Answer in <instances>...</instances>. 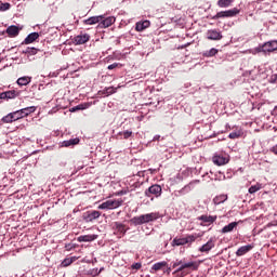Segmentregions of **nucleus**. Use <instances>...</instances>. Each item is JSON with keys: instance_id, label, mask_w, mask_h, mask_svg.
Masks as SVG:
<instances>
[{"instance_id": "1", "label": "nucleus", "mask_w": 277, "mask_h": 277, "mask_svg": "<svg viewBox=\"0 0 277 277\" xmlns=\"http://www.w3.org/2000/svg\"><path fill=\"white\" fill-rule=\"evenodd\" d=\"M161 215L159 212H151L147 214H142L138 216H134L130 220L131 224H134V226H142V224H148L150 222H157Z\"/></svg>"}, {"instance_id": "2", "label": "nucleus", "mask_w": 277, "mask_h": 277, "mask_svg": "<svg viewBox=\"0 0 277 277\" xmlns=\"http://www.w3.org/2000/svg\"><path fill=\"white\" fill-rule=\"evenodd\" d=\"M198 237H200V235L193 234L186 236L185 238H174L172 240V246H186V243H194Z\"/></svg>"}, {"instance_id": "3", "label": "nucleus", "mask_w": 277, "mask_h": 277, "mask_svg": "<svg viewBox=\"0 0 277 277\" xmlns=\"http://www.w3.org/2000/svg\"><path fill=\"white\" fill-rule=\"evenodd\" d=\"M277 51V40L267 41L256 49L258 53H274Z\"/></svg>"}, {"instance_id": "4", "label": "nucleus", "mask_w": 277, "mask_h": 277, "mask_svg": "<svg viewBox=\"0 0 277 277\" xmlns=\"http://www.w3.org/2000/svg\"><path fill=\"white\" fill-rule=\"evenodd\" d=\"M122 199H114V200H107L104 201L102 205L97 207V209L101 210H111V209H118V207H122Z\"/></svg>"}, {"instance_id": "5", "label": "nucleus", "mask_w": 277, "mask_h": 277, "mask_svg": "<svg viewBox=\"0 0 277 277\" xmlns=\"http://www.w3.org/2000/svg\"><path fill=\"white\" fill-rule=\"evenodd\" d=\"M239 14V9L234 8L227 11L217 12L212 18L213 21H217L219 18H233V16H237Z\"/></svg>"}, {"instance_id": "6", "label": "nucleus", "mask_w": 277, "mask_h": 277, "mask_svg": "<svg viewBox=\"0 0 277 277\" xmlns=\"http://www.w3.org/2000/svg\"><path fill=\"white\" fill-rule=\"evenodd\" d=\"M161 187L157 184L151 185L147 190H145V196L147 198H150V196H156V198H159V196H161Z\"/></svg>"}, {"instance_id": "7", "label": "nucleus", "mask_w": 277, "mask_h": 277, "mask_svg": "<svg viewBox=\"0 0 277 277\" xmlns=\"http://www.w3.org/2000/svg\"><path fill=\"white\" fill-rule=\"evenodd\" d=\"M212 161L215 166H226L230 159L227 156H222L220 154H215L212 157Z\"/></svg>"}, {"instance_id": "8", "label": "nucleus", "mask_w": 277, "mask_h": 277, "mask_svg": "<svg viewBox=\"0 0 277 277\" xmlns=\"http://www.w3.org/2000/svg\"><path fill=\"white\" fill-rule=\"evenodd\" d=\"M213 248H215V239L210 238L207 243L199 248V252H205L206 254H209V252H211Z\"/></svg>"}, {"instance_id": "9", "label": "nucleus", "mask_w": 277, "mask_h": 277, "mask_svg": "<svg viewBox=\"0 0 277 277\" xmlns=\"http://www.w3.org/2000/svg\"><path fill=\"white\" fill-rule=\"evenodd\" d=\"M101 217V212L96 210H92L85 213L84 220L87 222H94V220H98Z\"/></svg>"}, {"instance_id": "10", "label": "nucleus", "mask_w": 277, "mask_h": 277, "mask_svg": "<svg viewBox=\"0 0 277 277\" xmlns=\"http://www.w3.org/2000/svg\"><path fill=\"white\" fill-rule=\"evenodd\" d=\"M251 250H254V243L242 246L236 251V256H243L245 254H248V252H250Z\"/></svg>"}, {"instance_id": "11", "label": "nucleus", "mask_w": 277, "mask_h": 277, "mask_svg": "<svg viewBox=\"0 0 277 277\" xmlns=\"http://www.w3.org/2000/svg\"><path fill=\"white\" fill-rule=\"evenodd\" d=\"M85 42H90V36L88 34H80L74 38L75 44H85Z\"/></svg>"}, {"instance_id": "12", "label": "nucleus", "mask_w": 277, "mask_h": 277, "mask_svg": "<svg viewBox=\"0 0 277 277\" xmlns=\"http://www.w3.org/2000/svg\"><path fill=\"white\" fill-rule=\"evenodd\" d=\"M21 29H23V28L12 25L6 28V34H8L9 38H16V36H18V34H21Z\"/></svg>"}, {"instance_id": "13", "label": "nucleus", "mask_w": 277, "mask_h": 277, "mask_svg": "<svg viewBox=\"0 0 277 277\" xmlns=\"http://www.w3.org/2000/svg\"><path fill=\"white\" fill-rule=\"evenodd\" d=\"M207 38L208 40H222L223 36L222 32L215 29H210L207 31Z\"/></svg>"}, {"instance_id": "14", "label": "nucleus", "mask_w": 277, "mask_h": 277, "mask_svg": "<svg viewBox=\"0 0 277 277\" xmlns=\"http://www.w3.org/2000/svg\"><path fill=\"white\" fill-rule=\"evenodd\" d=\"M115 23H116V17L109 16V17L103 18L100 22V27L105 29L107 27H111Z\"/></svg>"}, {"instance_id": "15", "label": "nucleus", "mask_w": 277, "mask_h": 277, "mask_svg": "<svg viewBox=\"0 0 277 277\" xmlns=\"http://www.w3.org/2000/svg\"><path fill=\"white\" fill-rule=\"evenodd\" d=\"M17 95L18 94L16 93L15 90L5 91V92L0 93V98L2 101H10V98H16Z\"/></svg>"}, {"instance_id": "16", "label": "nucleus", "mask_w": 277, "mask_h": 277, "mask_svg": "<svg viewBox=\"0 0 277 277\" xmlns=\"http://www.w3.org/2000/svg\"><path fill=\"white\" fill-rule=\"evenodd\" d=\"M200 263H202V261L187 262V263H184V267L186 269H192L193 272H198V268L200 267Z\"/></svg>"}, {"instance_id": "17", "label": "nucleus", "mask_w": 277, "mask_h": 277, "mask_svg": "<svg viewBox=\"0 0 277 277\" xmlns=\"http://www.w3.org/2000/svg\"><path fill=\"white\" fill-rule=\"evenodd\" d=\"M103 18H105V16L103 15L92 16V17H89L88 19H84L83 23L84 25H96V23H101Z\"/></svg>"}, {"instance_id": "18", "label": "nucleus", "mask_w": 277, "mask_h": 277, "mask_svg": "<svg viewBox=\"0 0 277 277\" xmlns=\"http://www.w3.org/2000/svg\"><path fill=\"white\" fill-rule=\"evenodd\" d=\"M237 226H239V222H232L228 225H225L221 233H223V235H226V233H233Z\"/></svg>"}, {"instance_id": "19", "label": "nucleus", "mask_w": 277, "mask_h": 277, "mask_svg": "<svg viewBox=\"0 0 277 277\" xmlns=\"http://www.w3.org/2000/svg\"><path fill=\"white\" fill-rule=\"evenodd\" d=\"M38 38H40L38 32H31L25 38L24 44H31L32 42H36Z\"/></svg>"}, {"instance_id": "20", "label": "nucleus", "mask_w": 277, "mask_h": 277, "mask_svg": "<svg viewBox=\"0 0 277 277\" xmlns=\"http://www.w3.org/2000/svg\"><path fill=\"white\" fill-rule=\"evenodd\" d=\"M198 220H200L201 222H203L205 224H213V222H215V220H217V216H212V215H201L198 217Z\"/></svg>"}, {"instance_id": "21", "label": "nucleus", "mask_w": 277, "mask_h": 277, "mask_svg": "<svg viewBox=\"0 0 277 277\" xmlns=\"http://www.w3.org/2000/svg\"><path fill=\"white\" fill-rule=\"evenodd\" d=\"M150 27V22L144 21V22H137L135 29L136 31H144V29H148Z\"/></svg>"}, {"instance_id": "22", "label": "nucleus", "mask_w": 277, "mask_h": 277, "mask_svg": "<svg viewBox=\"0 0 277 277\" xmlns=\"http://www.w3.org/2000/svg\"><path fill=\"white\" fill-rule=\"evenodd\" d=\"M114 228H116V230H117V233H119V235H126L127 234V226H124V224H122V223L116 222L114 224Z\"/></svg>"}, {"instance_id": "23", "label": "nucleus", "mask_w": 277, "mask_h": 277, "mask_svg": "<svg viewBox=\"0 0 277 277\" xmlns=\"http://www.w3.org/2000/svg\"><path fill=\"white\" fill-rule=\"evenodd\" d=\"M163 267H168V262L166 261L158 262L153 265L151 272H159L160 269H163Z\"/></svg>"}, {"instance_id": "24", "label": "nucleus", "mask_w": 277, "mask_h": 277, "mask_svg": "<svg viewBox=\"0 0 277 277\" xmlns=\"http://www.w3.org/2000/svg\"><path fill=\"white\" fill-rule=\"evenodd\" d=\"M96 235H84V236H79L78 241L79 242H88V241H94L96 239Z\"/></svg>"}, {"instance_id": "25", "label": "nucleus", "mask_w": 277, "mask_h": 277, "mask_svg": "<svg viewBox=\"0 0 277 277\" xmlns=\"http://www.w3.org/2000/svg\"><path fill=\"white\" fill-rule=\"evenodd\" d=\"M29 83H31V77L24 76L17 79L18 85H29Z\"/></svg>"}, {"instance_id": "26", "label": "nucleus", "mask_w": 277, "mask_h": 277, "mask_svg": "<svg viewBox=\"0 0 277 277\" xmlns=\"http://www.w3.org/2000/svg\"><path fill=\"white\" fill-rule=\"evenodd\" d=\"M228 200L227 195H219L213 199L214 205H222L223 202H226Z\"/></svg>"}, {"instance_id": "27", "label": "nucleus", "mask_w": 277, "mask_h": 277, "mask_svg": "<svg viewBox=\"0 0 277 277\" xmlns=\"http://www.w3.org/2000/svg\"><path fill=\"white\" fill-rule=\"evenodd\" d=\"M235 0H219L217 5L219 8H230Z\"/></svg>"}, {"instance_id": "28", "label": "nucleus", "mask_w": 277, "mask_h": 277, "mask_svg": "<svg viewBox=\"0 0 277 277\" xmlns=\"http://www.w3.org/2000/svg\"><path fill=\"white\" fill-rule=\"evenodd\" d=\"M77 144H79V138H70L63 142V146H65L66 148H68V146H77Z\"/></svg>"}, {"instance_id": "29", "label": "nucleus", "mask_w": 277, "mask_h": 277, "mask_svg": "<svg viewBox=\"0 0 277 277\" xmlns=\"http://www.w3.org/2000/svg\"><path fill=\"white\" fill-rule=\"evenodd\" d=\"M75 261H77V258H66L63 262H62V267H68L70 265H72V263H75Z\"/></svg>"}, {"instance_id": "30", "label": "nucleus", "mask_w": 277, "mask_h": 277, "mask_svg": "<svg viewBox=\"0 0 277 277\" xmlns=\"http://www.w3.org/2000/svg\"><path fill=\"white\" fill-rule=\"evenodd\" d=\"M116 92H118V88L108 87L103 91V94L110 96V94H116Z\"/></svg>"}, {"instance_id": "31", "label": "nucleus", "mask_w": 277, "mask_h": 277, "mask_svg": "<svg viewBox=\"0 0 277 277\" xmlns=\"http://www.w3.org/2000/svg\"><path fill=\"white\" fill-rule=\"evenodd\" d=\"M26 55H37L38 54V49L36 48H27L23 51Z\"/></svg>"}, {"instance_id": "32", "label": "nucleus", "mask_w": 277, "mask_h": 277, "mask_svg": "<svg viewBox=\"0 0 277 277\" xmlns=\"http://www.w3.org/2000/svg\"><path fill=\"white\" fill-rule=\"evenodd\" d=\"M2 122H5V123L15 122L14 117L12 116V113L4 116L2 118Z\"/></svg>"}, {"instance_id": "33", "label": "nucleus", "mask_w": 277, "mask_h": 277, "mask_svg": "<svg viewBox=\"0 0 277 277\" xmlns=\"http://www.w3.org/2000/svg\"><path fill=\"white\" fill-rule=\"evenodd\" d=\"M214 55H217V49L212 48L210 51H207L205 53L206 57H214Z\"/></svg>"}, {"instance_id": "34", "label": "nucleus", "mask_w": 277, "mask_h": 277, "mask_svg": "<svg viewBox=\"0 0 277 277\" xmlns=\"http://www.w3.org/2000/svg\"><path fill=\"white\" fill-rule=\"evenodd\" d=\"M119 135H123V140H129V137L133 136V131L126 130L123 132H119Z\"/></svg>"}, {"instance_id": "35", "label": "nucleus", "mask_w": 277, "mask_h": 277, "mask_svg": "<svg viewBox=\"0 0 277 277\" xmlns=\"http://www.w3.org/2000/svg\"><path fill=\"white\" fill-rule=\"evenodd\" d=\"M228 137L229 140H238V137H241V131L232 132Z\"/></svg>"}, {"instance_id": "36", "label": "nucleus", "mask_w": 277, "mask_h": 277, "mask_svg": "<svg viewBox=\"0 0 277 277\" xmlns=\"http://www.w3.org/2000/svg\"><path fill=\"white\" fill-rule=\"evenodd\" d=\"M261 189V184H255L249 188V194H256Z\"/></svg>"}, {"instance_id": "37", "label": "nucleus", "mask_w": 277, "mask_h": 277, "mask_svg": "<svg viewBox=\"0 0 277 277\" xmlns=\"http://www.w3.org/2000/svg\"><path fill=\"white\" fill-rule=\"evenodd\" d=\"M23 110L27 116H29V114H34V111H36V106L26 107V108H23Z\"/></svg>"}, {"instance_id": "38", "label": "nucleus", "mask_w": 277, "mask_h": 277, "mask_svg": "<svg viewBox=\"0 0 277 277\" xmlns=\"http://www.w3.org/2000/svg\"><path fill=\"white\" fill-rule=\"evenodd\" d=\"M11 116H13V119L15 120V122H16V120H21V118H22L19 110L11 113Z\"/></svg>"}, {"instance_id": "39", "label": "nucleus", "mask_w": 277, "mask_h": 277, "mask_svg": "<svg viewBox=\"0 0 277 277\" xmlns=\"http://www.w3.org/2000/svg\"><path fill=\"white\" fill-rule=\"evenodd\" d=\"M81 109H88V105H84V104H80L76 107L72 108V111H79Z\"/></svg>"}, {"instance_id": "40", "label": "nucleus", "mask_w": 277, "mask_h": 277, "mask_svg": "<svg viewBox=\"0 0 277 277\" xmlns=\"http://www.w3.org/2000/svg\"><path fill=\"white\" fill-rule=\"evenodd\" d=\"M0 10H1V12H5L6 10H10V3H2L1 5H0Z\"/></svg>"}, {"instance_id": "41", "label": "nucleus", "mask_w": 277, "mask_h": 277, "mask_svg": "<svg viewBox=\"0 0 277 277\" xmlns=\"http://www.w3.org/2000/svg\"><path fill=\"white\" fill-rule=\"evenodd\" d=\"M132 269H142V263L132 264Z\"/></svg>"}, {"instance_id": "42", "label": "nucleus", "mask_w": 277, "mask_h": 277, "mask_svg": "<svg viewBox=\"0 0 277 277\" xmlns=\"http://www.w3.org/2000/svg\"><path fill=\"white\" fill-rule=\"evenodd\" d=\"M118 66H120V64L114 63V64L108 66V70H114L115 68H118Z\"/></svg>"}, {"instance_id": "43", "label": "nucleus", "mask_w": 277, "mask_h": 277, "mask_svg": "<svg viewBox=\"0 0 277 277\" xmlns=\"http://www.w3.org/2000/svg\"><path fill=\"white\" fill-rule=\"evenodd\" d=\"M183 269H186L185 264L180 265V267L175 272L179 274V272H183Z\"/></svg>"}, {"instance_id": "44", "label": "nucleus", "mask_w": 277, "mask_h": 277, "mask_svg": "<svg viewBox=\"0 0 277 277\" xmlns=\"http://www.w3.org/2000/svg\"><path fill=\"white\" fill-rule=\"evenodd\" d=\"M19 116H22V118L27 117V115H26V113H25V110L23 108L19 109Z\"/></svg>"}, {"instance_id": "45", "label": "nucleus", "mask_w": 277, "mask_h": 277, "mask_svg": "<svg viewBox=\"0 0 277 277\" xmlns=\"http://www.w3.org/2000/svg\"><path fill=\"white\" fill-rule=\"evenodd\" d=\"M272 226H277V221L267 224L268 228H272Z\"/></svg>"}, {"instance_id": "46", "label": "nucleus", "mask_w": 277, "mask_h": 277, "mask_svg": "<svg viewBox=\"0 0 277 277\" xmlns=\"http://www.w3.org/2000/svg\"><path fill=\"white\" fill-rule=\"evenodd\" d=\"M181 265H183V261L175 262V263L173 264V267H179V266H181Z\"/></svg>"}, {"instance_id": "47", "label": "nucleus", "mask_w": 277, "mask_h": 277, "mask_svg": "<svg viewBox=\"0 0 277 277\" xmlns=\"http://www.w3.org/2000/svg\"><path fill=\"white\" fill-rule=\"evenodd\" d=\"M272 153H274L275 155H277V145L273 146Z\"/></svg>"}, {"instance_id": "48", "label": "nucleus", "mask_w": 277, "mask_h": 277, "mask_svg": "<svg viewBox=\"0 0 277 277\" xmlns=\"http://www.w3.org/2000/svg\"><path fill=\"white\" fill-rule=\"evenodd\" d=\"M159 137H161V136L160 135L154 136V142H157L159 140Z\"/></svg>"}, {"instance_id": "49", "label": "nucleus", "mask_w": 277, "mask_h": 277, "mask_svg": "<svg viewBox=\"0 0 277 277\" xmlns=\"http://www.w3.org/2000/svg\"><path fill=\"white\" fill-rule=\"evenodd\" d=\"M67 250H69L68 246H66Z\"/></svg>"}]
</instances>
